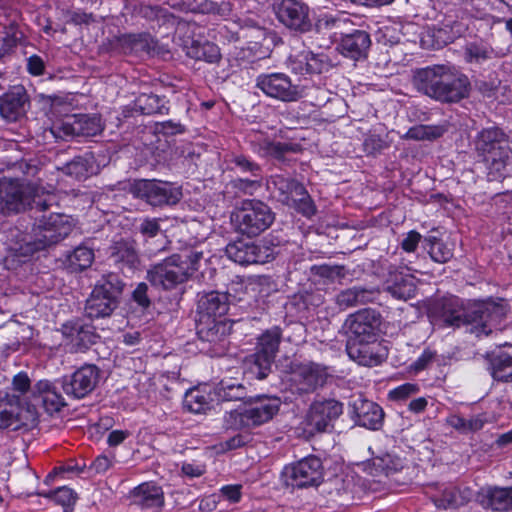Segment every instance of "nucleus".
Here are the masks:
<instances>
[{"label":"nucleus","mask_w":512,"mask_h":512,"mask_svg":"<svg viewBox=\"0 0 512 512\" xmlns=\"http://www.w3.org/2000/svg\"><path fill=\"white\" fill-rule=\"evenodd\" d=\"M505 315V307L492 301L476 304L470 312H466L461 299L451 296L435 304L433 321L442 327L466 326L470 333L480 337L488 336L494 328H498Z\"/></svg>","instance_id":"obj_1"},{"label":"nucleus","mask_w":512,"mask_h":512,"mask_svg":"<svg viewBox=\"0 0 512 512\" xmlns=\"http://www.w3.org/2000/svg\"><path fill=\"white\" fill-rule=\"evenodd\" d=\"M413 85L426 96L442 103H456L468 97L469 78L455 67L433 65L418 69L413 75Z\"/></svg>","instance_id":"obj_2"},{"label":"nucleus","mask_w":512,"mask_h":512,"mask_svg":"<svg viewBox=\"0 0 512 512\" xmlns=\"http://www.w3.org/2000/svg\"><path fill=\"white\" fill-rule=\"evenodd\" d=\"M203 258L201 251H191L189 254H173L164 260L150 266L147 270V280L151 285L163 290H172L185 283L199 268Z\"/></svg>","instance_id":"obj_3"},{"label":"nucleus","mask_w":512,"mask_h":512,"mask_svg":"<svg viewBox=\"0 0 512 512\" xmlns=\"http://www.w3.org/2000/svg\"><path fill=\"white\" fill-rule=\"evenodd\" d=\"M51 205V196L42 198L37 189L18 180L0 181V214L7 216L25 211L28 207L45 211Z\"/></svg>","instance_id":"obj_4"},{"label":"nucleus","mask_w":512,"mask_h":512,"mask_svg":"<svg viewBox=\"0 0 512 512\" xmlns=\"http://www.w3.org/2000/svg\"><path fill=\"white\" fill-rule=\"evenodd\" d=\"M277 397L257 395L250 397L245 407L226 414L225 424L231 429H251L269 422L279 411Z\"/></svg>","instance_id":"obj_5"},{"label":"nucleus","mask_w":512,"mask_h":512,"mask_svg":"<svg viewBox=\"0 0 512 512\" xmlns=\"http://www.w3.org/2000/svg\"><path fill=\"white\" fill-rule=\"evenodd\" d=\"M72 218L59 213L43 216L33 228L32 236L24 239L26 252L43 250L66 238L73 229Z\"/></svg>","instance_id":"obj_6"},{"label":"nucleus","mask_w":512,"mask_h":512,"mask_svg":"<svg viewBox=\"0 0 512 512\" xmlns=\"http://www.w3.org/2000/svg\"><path fill=\"white\" fill-rule=\"evenodd\" d=\"M231 219L239 233L255 237L272 225L275 216L266 203L260 200H245L232 214Z\"/></svg>","instance_id":"obj_7"},{"label":"nucleus","mask_w":512,"mask_h":512,"mask_svg":"<svg viewBox=\"0 0 512 512\" xmlns=\"http://www.w3.org/2000/svg\"><path fill=\"white\" fill-rule=\"evenodd\" d=\"M121 292L122 283L116 274L102 276L86 300V315L91 319L110 316L118 306Z\"/></svg>","instance_id":"obj_8"},{"label":"nucleus","mask_w":512,"mask_h":512,"mask_svg":"<svg viewBox=\"0 0 512 512\" xmlns=\"http://www.w3.org/2000/svg\"><path fill=\"white\" fill-rule=\"evenodd\" d=\"M130 192L153 207L175 205L182 197L180 187L158 180H136L131 184Z\"/></svg>","instance_id":"obj_9"},{"label":"nucleus","mask_w":512,"mask_h":512,"mask_svg":"<svg viewBox=\"0 0 512 512\" xmlns=\"http://www.w3.org/2000/svg\"><path fill=\"white\" fill-rule=\"evenodd\" d=\"M232 329L228 319H196V330L202 349L211 356H221L225 353L227 339Z\"/></svg>","instance_id":"obj_10"},{"label":"nucleus","mask_w":512,"mask_h":512,"mask_svg":"<svg viewBox=\"0 0 512 512\" xmlns=\"http://www.w3.org/2000/svg\"><path fill=\"white\" fill-rule=\"evenodd\" d=\"M322 476V463L315 456L305 457L288 465L281 473L284 485L292 488L316 486L320 484Z\"/></svg>","instance_id":"obj_11"},{"label":"nucleus","mask_w":512,"mask_h":512,"mask_svg":"<svg viewBox=\"0 0 512 512\" xmlns=\"http://www.w3.org/2000/svg\"><path fill=\"white\" fill-rule=\"evenodd\" d=\"M256 87L267 97L282 102H296L304 96V90L285 73H262L256 78Z\"/></svg>","instance_id":"obj_12"},{"label":"nucleus","mask_w":512,"mask_h":512,"mask_svg":"<svg viewBox=\"0 0 512 512\" xmlns=\"http://www.w3.org/2000/svg\"><path fill=\"white\" fill-rule=\"evenodd\" d=\"M343 413V404L335 399L314 401L306 416V424L310 433L327 432L333 428L334 422Z\"/></svg>","instance_id":"obj_13"},{"label":"nucleus","mask_w":512,"mask_h":512,"mask_svg":"<svg viewBox=\"0 0 512 512\" xmlns=\"http://www.w3.org/2000/svg\"><path fill=\"white\" fill-rule=\"evenodd\" d=\"M379 325V314L375 310L363 309L349 315L344 323L347 342L374 340Z\"/></svg>","instance_id":"obj_14"},{"label":"nucleus","mask_w":512,"mask_h":512,"mask_svg":"<svg viewBox=\"0 0 512 512\" xmlns=\"http://www.w3.org/2000/svg\"><path fill=\"white\" fill-rule=\"evenodd\" d=\"M99 381V369L95 365H84L73 374L61 379L64 393L74 399L89 395Z\"/></svg>","instance_id":"obj_15"},{"label":"nucleus","mask_w":512,"mask_h":512,"mask_svg":"<svg viewBox=\"0 0 512 512\" xmlns=\"http://www.w3.org/2000/svg\"><path fill=\"white\" fill-rule=\"evenodd\" d=\"M328 369L318 363L308 362L292 368L291 381L300 393H311L323 387L329 377Z\"/></svg>","instance_id":"obj_16"},{"label":"nucleus","mask_w":512,"mask_h":512,"mask_svg":"<svg viewBox=\"0 0 512 512\" xmlns=\"http://www.w3.org/2000/svg\"><path fill=\"white\" fill-rule=\"evenodd\" d=\"M281 340V331L274 327L263 333L257 343L256 352L253 355L254 364L258 371H252L258 379H264L270 370Z\"/></svg>","instance_id":"obj_17"},{"label":"nucleus","mask_w":512,"mask_h":512,"mask_svg":"<svg viewBox=\"0 0 512 512\" xmlns=\"http://www.w3.org/2000/svg\"><path fill=\"white\" fill-rule=\"evenodd\" d=\"M275 13L279 22L291 30L303 33L312 27L309 7L300 1L282 0L275 7Z\"/></svg>","instance_id":"obj_18"},{"label":"nucleus","mask_w":512,"mask_h":512,"mask_svg":"<svg viewBox=\"0 0 512 512\" xmlns=\"http://www.w3.org/2000/svg\"><path fill=\"white\" fill-rule=\"evenodd\" d=\"M233 287L229 288V291ZM235 296L230 292L211 291L201 295L197 304V319H226L225 315L229 305L234 302Z\"/></svg>","instance_id":"obj_19"},{"label":"nucleus","mask_w":512,"mask_h":512,"mask_svg":"<svg viewBox=\"0 0 512 512\" xmlns=\"http://www.w3.org/2000/svg\"><path fill=\"white\" fill-rule=\"evenodd\" d=\"M29 98L23 86H15L0 97V115L6 122H16L25 116Z\"/></svg>","instance_id":"obj_20"},{"label":"nucleus","mask_w":512,"mask_h":512,"mask_svg":"<svg viewBox=\"0 0 512 512\" xmlns=\"http://www.w3.org/2000/svg\"><path fill=\"white\" fill-rule=\"evenodd\" d=\"M351 415L359 426L371 430L381 428L384 419L382 408L361 396L353 399L350 403Z\"/></svg>","instance_id":"obj_21"},{"label":"nucleus","mask_w":512,"mask_h":512,"mask_svg":"<svg viewBox=\"0 0 512 512\" xmlns=\"http://www.w3.org/2000/svg\"><path fill=\"white\" fill-rule=\"evenodd\" d=\"M333 65V61L324 52H301L298 55L291 57L289 61L291 70L300 75L321 74L329 71Z\"/></svg>","instance_id":"obj_22"},{"label":"nucleus","mask_w":512,"mask_h":512,"mask_svg":"<svg viewBox=\"0 0 512 512\" xmlns=\"http://www.w3.org/2000/svg\"><path fill=\"white\" fill-rule=\"evenodd\" d=\"M346 351L351 360L368 367L379 365L386 357L385 349L376 342V339L347 342Z\"/></svg>","instance_id":"obj_23"},{"label":"nucleus","mask_w":512,"mask_h":512,"mask_svg":"<svg viewBox=\"0 0 512 512\" xmlns=\"http://www.w3.org/2000/svg\"><path fill=\"white\" fill-rule=\"evenodd\" d=\"M225 251L229 259L243 266L265 263L269 258L266 247L242 240L228 244Z\"/></svg>","instance_id":"obj_24"},{"label":"nucleus","mask_w":512,"mask_h":512,"mask_svg":"<svg viewBox=\"0 0 512 512\" xmlns=\"http://www.w3.org/2000/svg\"><path fill=\"white\" fill-rule=\"evenodd\" d=\"M384 289L393 298L403 301L413 298L416 293L414 278L397 266H389Z\"/></svg>","instance_id":"obj_25"},{"label":"nucleus","mask_w":512,"mask_h":512,"mask_svg":"<svg viewBox=\"0 0 512 512\" xmlns=\"http://www.w3.org/2000/svg\"><path fill=\"white\" fill-rule=\"evenodd\" d=\"M272 197L284 205L295 202L296 195H303V185L284 175H273L267 183Z\"/></svg>","instance_id":"obj_26"},{"label":"nucleus","mask_w":512,"mask_h":512,"mask_svg":"<svg viewBox=\"0 0 512 512\" xmlns=\"http://www.w3.org/2000/svg\"><path fill=\"white\" fill-rule=\"evenodd\" d=\"M502 55L503 53L493 48L487 40L481 38L468 41L463 47V59L470 65L482 66Z\"/></svg>","instance_id":"obj_27"},{"label":"nucleus","mask_w":512,"mask_h":512,"mask_svg":"<svg viewBox=\"0 0 512 512\" xmlns=\"http://www.w3.org/2000/svg\"><path fill=\"white\" fill-rule=\"evenodd\" d=\"M131 498L132 504L143 510L161 509L165 502L162 488L152 482H145L134 488Z\"/></svg>","instance_id":"obj_28"},{"label":"nucleus","mask_w":512,"mask_h":512,"mask_svg":"<svg viewBox=\"0 0 512 512\" xmlns=\"http://www.w3.org/2000/svg\"><path fill=\"white\" fill-rule=\"evenodd\" d=\"M476 500L486 509L495 511L512 510V487H483L477 493Z\"/></svg>","instance_id":"obj_29"},{"label":"nucleus","mask_w":512,"mask_h":512,"mask_svg":"<svg viewBox=\"0 0 512 512\" xmlns=\"http://www.w3.org/2000/svg\"><path fill=\"white\" fill-rule=\"evenodd\" d=\"M353 23L346 13L324 14L316 22V32L328 34L329 38L337 41L338 36L344 37L351 31Z\"/></svg>","instance_id":"obj_30"},{"label":"nucleus","mask_w":512,"mask_h":512,"mask_svg":"<svg viewBox=\"0 0 512 512\" xmlns=\"http://www.w3.org/2000/svg\"><path fill=\"white\" fill-rule=\"evenodd\" d=\"M370 44L371 40L367 32L351 29V31L341 38L339 50L346 57L358 59L365 55Z\"/></svg>","instance_id":"obj_31"},{"label":"nucleus","mask_w":512,"mask_h":512,"mask_svg":"<svg viewBox=\"0 0 512 512\" xmlns=\"http://www.w3.org/2000/svg\"><path fill=\"white\" fill-rule=\"evenodd\" d=\"M253 150L262 157H273L278 160L284 159L288 153H295L298 147L295 144L272 141L262 135L255 136L251 140Z\"/></svg>","instance_id":"obj_32"},{"label":"nucleus","mask_w":512,"mask_h":512,"mask_svg":"<svg viewBox=\"0 0 512 512\" xmlns=\"http://www.w3.org/2000/svg\"><path fill=\"white\" fill-rule=\"evenodd\" d=\"M377 295L378 291L376 289L354 286L339 292L336 295L335 302L340 309L344 310L372 302Z\"/></svg>","instance_id":"obj_33"},{"label":"nucleus","mask_w":512,"mask_h":512,"mask_svg":"<svg viewBox=\"0 0 512 512\" xmlns=\"http://www.w3.org/2000/svg\"><path fill=\"white\" fill-rule=\"evenodd\" d=\"M488 370L492 378L512 382V351L498 350L487 355Z\"/></svg>","instance_id":"obj_34"},{"label":"nucleus","mask_w":512,"mask_h":512,"mask_svg":"<svg viewBox=\"0 0 512 512\" xmlns=\"http://www.w3.org/2000/svg\"><path fill=\"white\" fill-rule=\"evenodd\" d=\"M33 393L40 398L45 411L49 414L59 412L66 405L55 385L48 380L38 381L34 385Z\"/></svg>","instance_id":"obj_35"},{"label":"nucleus","mask_w":512,"mask_h":512,"mask_svg":"<svg viewBox=\"0 0 512 512\" xmlns=\"http://www.w3.org/2000/svg\"><path fill=\"white\" fill-rule=\"evenodd\" d=\"M62 334L76 351L86 350L97 338L91 327L79 323L63 325Z\"/></svg>","instance_id":"obj_36"},{"label":"nucleus","mask_w":512,"mask_h":512,"mask_svg":"<svg viewBox=\"0 0 512 512\" xmlns=\"http://www.w3.org/2000/svg\"><path fill=\"white\" fill-rule=\"evenodd\" d=\"M212 393L208 386L194 387L184 396L183 405L192 413H205L211 407Z\"/></svg>","instance_id":"obj_37"},{"label":"nucleus","mask_w":512,"mask_h":512,"mask_svg":"<svg viewBox=\"0 0 512 512\" xmlns=\"http://www.w3.org/2000/svg\"><path fill=\"white\" fill-rule=\"evenodd\" d=\"M118 43L124 53L150 52L156 47V40L149 33L123 34Z\"/></svg>","instance_id":"obj_38"},{"label":"nucleus","mask_w":512,"mask_h":512,"mask_svg":"<svg viewBox=\"0 0 512 512\" xmlns=\"http://www.w3.org/2000/svg\"><path fill=\"white\" fill-rule=\"evenodd\" d=\"M111 258L116 264L132 270L139 264V255L133 242L120 240L114 243Z\"/></svg>","instance_id":"obj_39"},{"label":"nucleus","mask_w":512,"mask_h":512,"mask_svg":"<svg viewBox=\"0 0 512 512\" xmlns=\"http://www.w3.org/2000/svg\"><path fill=\"white\" fill-rule=\"evenodd\" d=\"M472 494L470 489H458L454 486L445 487L442 493L433 497L434 504L439 508H456L467 503Z\"/></svg>","instance_id":"obj_40"},{"label":"nucleus","mask_w":512,"mask_h":512,"mask_svg":"<svg viewBox=\"0 0 512 512\" xmlns=\"http://www.w3.org/2000/svg\"><path fill=\"white\" fill-rule=\"evenodd\" d=\"M165 98L155 94H141L134 102V109L141 114H167L168 106Z\"/></svg>","instance_id":"obj_41"},{"label":"nucleus","mask_w":512,"mask_h":512,"mask_svg":"<svg viewBox=\"0 0 512 512\" xmlns=\"http://www.w3.org/2000/svg\"><path fill=\"white\" fill-rule=\"evenodd\" d=\"M214 395L219 401L245 400L248 397L246 387L233 379L221 380L214 390Z\"/></svg>","instance_id":"obj_42"},{"label":"nucleus","mask_w":512,"mask_h":512,"mask_svg":"<svg viewBox=\"0 0 512 512\" xmlns=\"http://www.w3.org/2000/svg\"><path fill=\"white\" fill-rule=\"evenodd\" d=\"M186 54L192 59L205 61L210 64L217 63L221 59L218 46L208 41L204 43L193 41L191 45L187 47Z\"/></svg>","instance_id":"obj_43"},{"label":"nucleus","mask_w":512,"mask_h":512,"mask_svg":"<svg viewBox=\"0 0 512 512\" xmlns=\"http://www.w3.org/2000/svg\"><path fill=\"white\" fill-rule=\"evenodd\" d=\"M424 243L431 259L437 263H446L453 257V243L444 242L435 236L425 237Z\"/></svg>","instance_id":"obj_44"},{"label":"nucleus","mask_w":512,"mask_h":512,"mask_svg":"<svg viewBox=\"0 0 512 512\" xmlns=\"http://www.w3.org/2000/svg\"><path fill=\"white\" fill-rule=\"evenodd\" d=\"M94 261V252L86 246H78L67 255V267L72 272L83 271L89 268Z\"/></svg>","instance_id":"obj_45"},{"label":"nucleus","mask_w":512,"mask_h":512,"mask_svg":"<svg viewBox=\"0 0 512 512\" xmlns=\"http://www.w3.org/2000/svg\"><path fill=\"white\" fill-rule=\"evenodd\" d=\"M504 134L496 127L487 128L482 130L476 140V149L482 154L492 148L502 145V142H507Z\"/></svg>","instance_id":"obj_46"},{"label":"nucleus","mask_w":512,"mask_h":512,"mask_svg":"<svg viewBox=\"0 0 512 512\" xmlns=\"http://www.w3.org/2000/svg\"><path fill=\"white\" fill-rule=\"evenodd\" d=\"M446 131L442 125H416L411 127L404 138L412 140H434L441 137Z\"/></svg>","instance_id":"obj_47"},{"label":"nucleus","mask_w":512,"mask_h":512,"mask_svg":"<svg viewBox=\"0 0 512 512\" xmlns=\"http://www.w3.org/2000/svg\"><path fill=\"white\" fill-rule=\"evenodd\" d=\"M102 131L100 118L97 116L79 115L76 116L77 136H95Z\"/></svg>","instance_id":"obj_48"},{"label":"nucleus","mask_w":512,"mask_h":512,"mask_svg":"<svg viewBox=\"0 0 512 512\" xmlns=\"http://www.w3.org/2000/svg\"><path fill=\"white\" fill-rule=\"evenodd\" d=\"M9 427L18 428L16 406L9 401L7 395H0V429Z\"/></svg>","instance_id":"obj_49"},{"label":"nucleus","mask_w":512,"mask_h":512,"mask_svg":"<svg viewBox=\"0 0 512 512\" xmlns=\"http://www.w3.org/2000/svg\"><path fill=\"white\" fill-rule=\"evenodd\" d=\"M373 466L386 476H390L403 468V461L398 456L385 454L373 459Z\"/></svg>","instance_id":"obj_50"},{"label":"nucleus","mask_w":512,"mask_h":512,"mask_svg":"<svg viewBox=\"0 0 512 512\" xmlns=\"http://www.w3.org/2000/svg\"><path fill=\"white\" fill-rule=\"evenodd\" d=\"M39 495L53 500L64 508L73 506L77 500L76 493L67 486L59 487L47 493H40Z\"/></svg>","instance_id":"obj_51"},{"label":"nucleus","mask_w":512,"mask_h":512,"mask_svg":"<svg viewBox=\"0 0 512 512\" xmlns=\"http://www.w3.org/2000/svg\"><path fill=\"white\" fill-rule=\"evenodd\" d=\"M228 161L233 165V168L243 173H250L252 177H260L261 167L249 157L243 154L232 153Z\"/></svg>","instance_id":"obj_52"},{"label":"nucleus","mask_w":512,"mask_h":512,"mask_svg":"<svg viewBox=\"0 0 512 512\" xmlns=\"http://www.w3.org/2000/svg\"><path fill=\"white\" fill-rule=\"evenodd\" d=\"M51 132L56 138L61 139L77 136L76 115L69 116L61 121L55 122L51 127Z\"/></svg>","instance_id":"obj_53"},{"label":"nucleus","mask_w":512,"mask_h":512,"mask_svg":"<svg viewBox=\"0 0 512 512\" xmlns=\"http://www.w3.org/2000/svg\"><path fill=\"white\" fill-rule=\"evenodd\" d=\"M295 202L290 203L288 206L296 209L298 212H300L305 217H311L315 215L316 213V207L309 196L308 192L306 191L305 187H303V195H296L294 198Z\"/></svg>","instance_id":"obj_54"},{"label":"nucleus","mask_w":512,"mask_h":512,"mask_svg":"<svg viewBox=\"0 0 512 512\" xmlns=\"http://www.w3.org/2000/svg\"><path fill=\"white\" fill-rule=\"evenodd\" d=\"M488 170L487 176L490 181H498L505 177L509 161L484 160Z\"/></svg>","instance_id":"obj_55"},{"label":"nucleus","mask_w":512,"mask_h":512,"mask_svg":"<svg viewBox=\"0 0 512 512\" xmlns=\"http://www.w3.org/2000/svg\"><path fill=\"white\" fill-rule=\"evenodd\" d=\"M143 14L146 18L157 21L159 25L171 23L174 24L175 18L173 15H170L166 9L160 7H145L143 9Z\"/></svg>","instance_id":"obj_56"},{"label":"nucleus","mask_w":512,"mask_h":512,"mask_svg":"<svg viewBox=\"0 0 512 512\" xmlns=\"http://www.w3.org/2000/svg\"><path fill=\"white\" fill-rule=\"evenodd\" d=\"M232 186L244 194L253 195L261 187V176L253 179H235L232 181Z\"/></svg>","instance_id":"obj_57"},{"label":"nucleus","mask_w":512,"mask_h":512,"mask_svg":"<svg viewBox=\"0 0 512 512\" xmlns=\"http://www.w3.org/2000/svg\"><path fill=\"white\" fill-rule=\"evenodd\" d=\"M419 392V386L415 383H404L389 391V398L395 401H402Z\"/></svg>","instance_id":"obj_58"},{"label":"nucleus","mask_w":512,"mask_h":512,"mask_svg":"<svg viewBox=\"0 0 512 512\" xmlns=\"http://www.w3.org/2000/svg\"><path fill=\"white\" fill-rule=\"evenodd\" d=\"M63 170L67 175L76 179L85 177L88 172L87 164L82 157L74 158L71 162L65 165Z\"/></svg>","instance_id":"obj_59"},{"label":"nucleus","mask_w":512,"mask_h":512,"mask_svg":"<svg viewBox=\"0 0 512 512\" xmlns=\"http://www.w3.org/2000/svg\"><path fill=\"white\" fill-rule=\"evenodd\" d=\"M481 155L483 156V160H492V158H495L496 161H509L511 158L509 143L508 141L502 142V145L492 148Z\"/></svg>","instance_id":"obj_60"},{"label":"nucleus","mask_w":512,"mask_h":512,"mask_svg":"<svg viewBox=\"0 0 512 512\" xmlns=\"http://www.w3.org/2000/svg\"><path fill=\"white\" fill-rule=\"evenodd\" d=\"M314 269H315L317 275L331 279V280H334L336 278H342L345 275L344 267L339 266V265L331 266V265L324 264V265L314 267Z\"/></svg>","instance_id":"obj_61"},{"label":"nucleus","mask_w":512,"mask_h":512,"mask_svg":"<svg viewBox=\"0 0 512 512\" xmlns=\"http://www.w3.org/2000/svg\"><path fill=\"white\" fill-rule=\"evenodd\" d=\"M138 230L144 237L153 238L160 232L159 221L155 218H144L140 222Z\"/></svg>","instance_id":"obj_62"},{"label":"nucleus","mask_w":512,"mask_h":512,"mask_svg":"<svg viewBox=\"0 0 512 512\" xmlns=\"http://www.w3.org/2000/svg\"><path fill=\"white\" fill-rule=\"evenodd\" d=\"M148 286L146 283H139L132 293L133 300L143 309L150 306L151 301L148 297Z\"/></svg>","instance_id":"obj_63"},{"label":"nucleus","mask_w":512,"mask_h":512,"mask_svg":"<svg viewBox=\"0 0 512 512\" xmlns=\"http://www.w3.org/2000/svg\"><path fill=\"white\" fill-rule=\"evenodd\" d=\"M181 471L183 475L195 478L202 476L206 472V466L199 462H184Z\"/></svg>","instance_id":"obj_64"}]
</instances>
